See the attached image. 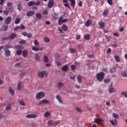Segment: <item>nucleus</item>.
I'll return each instance as SVG.
<instances>
[{
    "instance_id": "1",
    "label": "nucleus",
    "mask_w": 127,
    "mask_h": 127,
    "mask_svg": "<svg viewBox=\"0 0 127 127\" xmlns=\"http://www.w3.org/2000/svg\"><path fill=\"white\" fill-rule=\"evenodd\" d=\"M96 77L98 82H103L105 78V73L104 72H98L96 74Z\"/></svg>"
},
{
    "instance_id": "2",
    "label": "nucleus",
    "mask_w": 127,
    "mask_h": 127,
    "mask_svg": "<svg viewBox=\"0 0 127 127\" xmlns=\"http://www.w3.org/2000/svg\"><path fill=\"white\" fill-rule=\"evenodd\" d=\"M45 97V93L43 91L38 92L36 95V100H41Z\"/></svg>"
},
{
    "instance_id": "3",
    "label": "nucleus",
    "mask_w": 127,
    "mask_h": 127,
    "mask_svg": "<svg viewBox=\"0 0 127 127\" xmlns=\"http://www.w3.org/2000/svg\"><path fill=\"white\" fill-rule=\"evenodd\" d=\"M45 76H47V71H46V70H43L38 72V78H44Z\"/></svg>"
},
{
    "instance_id": "4",
    "label": "nucleus",
    "mask_w": 127,
    "mask_h": 127,
    "mask_svg": "<svg viewBox=\"0 0 127 127\" xmlns=\"http://www.w3.org/2000/svg\"><path fill=\"white\" fill-rule=\"evenodd\" d=\"M4 22L6 25L10 24V22H11V17L8 16L7 18H5Z\"/></svg>"
},
{
    "instance_id": "5",
    "label": "nucleus",
    "mask_w": 127,
    "mask_h": 127,
    "mask_svg": "<svg viewBox=\"0 0 127 127\" xmlns=\"http://www.w3.org/2000/svg\"><path fill=\"white\" fill-rule=\"evenodd\" d=\"M95 124H104V120L102 119L95 118L94 119V122Z\"/></svg>"
},
{
    "instance_id": "6",
    "label": "nucleus",
    "mask_w": 127,
    "mask_h": 127,
    "mask_svg": "<svg viewBox=\"0 0 127 127\" xmlns=\"http://www.w3.org/2000/svg\"><path fill=\"white\" fill-rule=\"evenodd\" d=\"M44 104H49V101L47 99H43L38 103V105L41 106V105H43Z\"/></svg>"
},
{
    "instance_id": "7",
    "label": "nucleus",
    "mask_w": 127,
    "mask_h": 127,
    "mask_svg": "<svg viewBox=\"0 0 127 127\" xmlns=\"http://www.w3.org/2000/svg\"><path fill=\"white\" fill-rule=\"evenodd\" d=\"M55 2L54 0H49L48 2V7H49V8H51V7L54 5Z\"/></svg>"
},
{
    "instance_id": "8",
    "label": "nucleus",
    "mask_w": 127,
    "mask_h": 127,
    "mask_svg": "<svg viewBox=\"0 0 127 127\" xmlns=\"http://www.w3.org/2000/svg\"><path fill=\"white\" fill-rule=\"evenodd\" d=\"M35 13V12H34V11L31 10V11H28L26 13V15L28 17H30V16H33V15H34Z\"/></svg>"
},
{
    "instance_id": "9",
    "label": "nucleus",
    "mask_w": 127,
    "mask_h": 127,
    "mask_svg": "<svg viewBox=\"0 0 127 127\" xmlns=\"http://www.w3.org/2000/svg\"><path fill=\"white\" fill-rule=\"evenodd\" d=\"M27 119H36L37 118V116L35 114H28L26 116Z\"/></svg>"
},
{
    "instance_id": "10",
    "label": "nucleus",
    "mask_w": 127,
    "mask_h": 127,
    "mask_svg": "<svg viewBox=\"0 0 127 127\" xmlns=\"http://www.w3.org/2000/svg\"><path fill=\"white\" fill-rule=\"evenodd\" d=\"M8 29V26L7 25H3L0 28V31H6Z\"/></svg>"
},
{
    "instance_id": "11",
    "label": "nucleus",
    "mask_w": 127,
    "mask_h": 127,
    "mask_svg": "<svg viewBox=\"0 0 127 127\" xmlns=\"http://www.w3.org/2000/svg\"><path fill=\"white\" fill-rule=\"evenodd\" d=\"M8 38H9V40H12L13 39L16 38V34L15 33L11 34L8 36Z\"/></svg>"
},
{
    "instance_id": "12",
    "label": "nucleus",
    "mask_w": 127,
    "mask_h": 127,
    "mask_svg": "<svg viewBox=\"0 0 127 127\" xmlns=\"http://www.w3.org/2000/svg\"><path fill=\"white\" fill-rule=\"evenodd\" d=\"M98 25H99L100 29H103L105 27V23L103 21H100L98 22Z\"/></svg>"
},
{
    "instance_id": "13",
    "label": "nucleus",
    "mask_w": 127,
    "mask_h": 127,
    "mask_svg": "<svg viewBox=\"0 0 127 127\" xmlns=\"http://www.w3.org/2000/svg\"><path fill=\"white\" fill-rule=\"evenodd\" d=\"M32 49L33 50V51H35V52H37L38 51H42V50H43V48H37L36 47H33Z\"/></svg>"
},
{
    "instance_id": "14",
    "label": "nucleus",
    "mask_w": 127,
    "mask_h": 127,
    "mask_svg": "<svg viewBox=\"0 0 127 127\" xmlns=\"http://www.w3.org/2000/svg\"><path fill=\"white\" fill-rule=\"evenodd\" d=\"M56 98L57 99L60 104H63V100L62 98H61V96L60 95H57Z\"/></svg>"
},
{
    "instance_id": "15",
    "label": "nucleus",
    "mask_w": 127,
    "mask_h": 127,
    "mask_svg": "<svg viewBox=\"0 0 127 127\" xmlns=\"http://www.w3.org/2000/svg\"><path fill=\"white\" fill-rule=\"evenodd\" d=\"M62 71H63V72H67V71H68V65H64L62 68Z\"/></svg>"
},
{
    "instance_id": "16",
    "label": "nucleus",
    "mask_w": 127,
    "mask_h": 127,
    "mask_svg": "<svg viewBox=\"0 0 127 127\" xmlns=\"http://www.w3.org/2000/svg\"><path fill=\"white\" fill-rule=\"evenodd\" d=\"M17 9L18 10H21L22 9V2H19L17 5Z\"/></svg>"
},
{
    "instance_id": "17",
    "label": "nucleus",
    "mask_w": 127,
    "mask_h": 127,
    "mask_svg": "<svg viewBox=\"0 0 127 127\" xmlns=\"http://www.w3.org/2000/svg\"><path fill=\"white\" fill-rule=\"evenodd\" d=\"M34 59L35 61H39V60H40V56L39 55H38V54L36 53L35 54Z\"/></svg>"
},
{
    "instance_id": "18",
    "label": "nucleus",
    "mask_w": 127,
    "mask_h": 127,
    "mask_svg": "<svg viewBox=\"0 0 127 127\" xmlns=\"http://www.w3.org/2000/svg\"><path fill=\"white\" fill-rule=\"evenodd\" d=\"M43 60L45 63H48V62H49V59L48 58V57L46 55H45L44 56Z\"/></svg>"
},
{
    "instance_id": "19",
    "label": "nucleus",
    "mask_w": 127,
    "mask_h": 127,
    "mask_svg": "<svg viewBox=\"0 0 127 127\" xmlns=\"http://www.w3.org/2000/svg\"><path fill=\"white\" fill-rule=\"evenodd\" d=\"M62 29H63L64 31H67V30H68V27H67V25L65 24H63L62 25Z\"/></svg>"
},
{
    "instance_id": "20",
    "label": "nucleus",
    "mask_w": 127,
    "mask_h": 127,
    "mask_svg": "<svg viewBox=\"0 0 127 127\" xmlns=\"http://www.w3.org/2000/svg\"><path fill=\"white\" fill-rule=\"evenodd\" d=\"M22 55L25 58V57H27V55H28V52H27V50H25L24 51H23L22 52Z\"/></svg>"
},
{
    "instance_id": "21",
    "label": "nucleus",
    "mask_w": 127,
    "mask_h": 127,
    "mask_svg": "<svg viewBox=\"0 0 127 127\" xmlns=\"http://www.w3.org/2000/svg\"><path fill=\"white\" fill-rule=\"evenodd\" d=\"M5 55L6 57H9L10 56V51L9 50H6L5 51Z\"/></svg>"
},
{
    "instance_id": "22",
    "label": "nucleus",
    "mask_w": 127,
    "mask_h": 127,
    "mask_svg": "<svg viewBox=\"0 0 127 127\" xmlns=\"http://www.w3.org/2000/svg\"><path fill=\"white\" fill-rule=\"evenodd\" d=\"M54 58L56 60H59L61 58V56L59 55V54H56L54 55Z\"/></svg>"
},
{
    "instance_id": "23",
    "label": "nucleus",
    "mask_w": 127,
    "mask_h": 127,
    "mask_svg": "<svg viewBox=\"0 0 127 127\" xmlns=\"http://www.w3.org/2000/svg\"><path fill=\"white\" fill-rule=\"evenodd\" d=\"M63 86H64V84L63 83L61 82H58L57 86L58 89H61Z\"/></svg>"
},
{
    "instance_id": "24",
    "label": "nucleus",
    "mask_w": 127,
    "mask_h": 127,
    "mask_svg": "<svg viewBox=\"0 0 127 127\" xmlns=\"http://www.w3.org/2000/svg\"><path fill=\"white\" fill-rule=\"evenodd\" d=\"M110 122L113 126H117V120L116 119H114V121L113 120H110Z\"/></svg>"
},
{
    "instance_id": "25",
    "label": "nucleus",
    "mask_w": 127,
    "mask_h": 127,
    "mask_svg": "<svg viewBox=\"0 0 127 127\" xmlns=\"http://www.w3.org/2000/svg\"><path fill=\"white\" fill-rule=\"evenodd\" d=\"M109 93H116L117 90L113 87H111L109 89Z\"/></svg>"
},
{
    "instance_id": "26",
    "label": "nucleus",
    "mask_w": 127,
    "mask_h": 127,
    "mask_svg": "<svg viewBox=\"0 0 127 127\" xmlns=\"http://www.w3.org/2000/svg\"><path fill=\"white\" fill-rule=\"evenodd\" d=\"M90 24H91V20L88 19L86 21L85 25L86 27H89V26H90Z\"/></svg>"
},
{
    "instance_id": "27",
    "label": "nucleus",
    "mask_w": 127,
    "mask_h": 127,
    "mask_svg": "<svg viewBox=\"0 0 127 127\" xmlns=\"http://www.w3.org/2000/svg\"><path fill=\"white\" fill-rule=\"evenodd\" d=\"M8 90L11 95H12V96H13L14 95V90L12 89V88H11V87H9Z\"/></svg>"
},
{
    "instance_id": "28",
    "label": "nucleus",
    "mask_w": 127,
    "mask_h": 127,
    "mask_svg": "<svg viewBox=\"0 0 127 127\" xmlns=\"http://www.w3.org/2000/svg\"><path fill=\"white\" fill-rule=\"evenodd\" d=\"M84 38L85 40H90V38H91V36L89 34H86V35H84Z\"/></svg>"
},
{
    "instance_id": "29",
    "label": "nucleus",
    "mask_w": 127,
    "mask_h": 127,
    "mask_svg": "<svg viewBox=\"0 0 127 127\" xmlns=\"http://www.w3.org/2000/svg\"><path fill=\"white\" fill-rule=\"evenodd\" d=\"M108 14H109V11H108V10H104L103 13V16H104V17H107Z\"/></svg>"
},
{
    "instance_id": "30",
    "label": "nucleus",
    "mask_w": 127,
    "mask_h": 127,
    "mask_svg": "<svg viewBox=\"0 0 127 127\" xmlns=\"http://www.w3.org/2000/svg\"><path fill=\"white\" fill-rule=\"evenodd\" d=\"M70 2L72 8H74V7H75V5L76 4V1L75 0H70Z\"/></svg>"
},
{
    "instance_id": "31",
    "label": "nucleus",
    "mask_w": 127,
    "mask_h": 127,
    "mask_svg": "<svg viewBox=\"0 0 127 127\" xmlns=\"http://www.w3.org/2000/svg\"><path fill=\"white\" fill-rule=\"evenodd\" d=\"M36 15L37 19H42V15H41V14L39 13H37L36 14Z\"/></svg>"
},
{
    "instance_id": "32",
    "label": "nucleus",
    "mask_w": 127,
    "mask_h": 127,
    "mask_svg": "<svg viewBox=\"0 0 127 127\" xmlns=\"http://www.w3.org/2000/svg\"><path fill=\"white\" fill-rule=\"evenodd\" d=\"M60 124V121H54L53 123V127H55V126H58Z\"/></svg>"
},
{
    "instance_id": "33",
    "label": "nucleus",
    "mask_w": 127,
    "mask_h": 127,
    "mask_svg": "<svg viewBox=\"0 0 127 127\" xmlns=\"http://www.w3.org/2000/svg\"><path fill=\"white\" fill-rule=\"evenodd\" d=\"M115 59L116 61V62H121V59H120V57L118 55H115Z\"/></svg>"
},
{
    "instance_id": "34",
    "label": "nucleus",
    "mask_w": 127,
    "mask_h": 127,
    "mask_svg": "<svg viewBox=\"0 0 127 127\" xmlns=\"http://www.w3.org/2000/svg\"><path fill=\"white\" fill-rule=\"evenodd\" d=\"M32 5H34V1H30L28 3V6H32Z\"/></svg>"
},
{
    "instance_id": "35",
    "label": "nucleus",
    "mask_w": 127,
    "mask_h": 127,
    "mask_svg": "<svg viewBox=\"0 0 127 127\" xmlns=\"http://www.w3.org/2000/svg\"><path fill=\"white\" fill-rule=\"evenodd\" d=\"M50 116V112L47 111L44 115V117L45 118H48V117H49Z\"/></svg>"
},
{
    "instance_id": "36",
    "label": "nucleus",
    "mask_w": 127,
    "mask_h": 127,
    "mask_svg": "<svg viewBox=\"0 0 127 127\" xmlns=\"http://www.w3.org/2000/svg\"><path fill=\"white\" fill-rule=\"evenodd\" d=\"M19 103L21 106H23V107L25 106V103H24V101H23V100H20Z\"/></svg>"
},
{
    "instance_id": "37",
    "label": "nucleus",
    "mask_w": 127,
    "mask_h": 127,
    "mask_svg": "<svg viewBox=\"0 0 127 127\" xmlns=\"http://www.w3.org/2000/svg\"><path fill=\"white\" fill-rule=\"evenodd\" d=\"M113 117L114 119H119V118H120V116H119V115L116 113L113 114Z\"/></svg>"
},
{
    "instance_id": "38",
    "label": "nucleus",
    "mask_w": 127,
    "mask_h": 127,
    "mask_svg": "<svg viewBox=\"0 0 127 127\" xmlns=\"http://www.w3.org/2000/svg\"><path fill=\"white\" fill-rule=\"evenodd\" d=\"M34 44L35 46H39V43L37 40H35L34 41Z\"/></svg>"
},
{
    "instance_id": "39",
    "label": "nucleus",
    "mask_w": 127,
    "mask_h": 127,
    "mask_svg": "<svg viewBox=\"0 0 127 127\" xmlns=\"http://www.w3.org/2000/svg\"><path fill=\"white\" fill-rule=\"evenodd\" d=\"M122 96H125V98H127V91H123L121 93Z\"/></svg>"
},
{
    "instance_id": "40",
    "label": "nucleus",
    "mask_w": 127,
    "mask_h": 127,
    "mask_svg": "<svg viewBox=\"0 0 127 127\" xmlns=\"http://www.w3.org/2000/svg\"><path fill=\"white\" fill-rule=\"evenodd\" d=\"M20 20H21L20 18H16L15 20V24H18L20 22Z\"/></svg>"
},
{
    "instance_id": "41",
    "label": "nucleus",
    "mask_w": 127,
    "mask_h": 127,
    "mask_svg": "<svg viewBox=\"0 0 127 127\" xmlns=\"http://www.w3.org/2000/svg\"><path fill=\"white\" fill-rule=\"evenodd\" d=\"M44 40L47 43L50 42V39H49V38H47V37H44Z\"/></svg>"
},
{
    "instance_id": "42",
    "label": "nucleus",
    "mask_w": 127,
    "mask_h": 127,
    "mask_svg": "<svg viewBox=\"0 0 127 127\" xmlns=\"http://www.w3.org/2000/svg\"><path fill=\"white\" fill-rule=\"evenodd\" d=\"M122 76L125 78H127V73L126 71H123L122 74Z\"/></svg>"
},
{
    "instance_id": "43",
    "label": "nucleus",
    "mask_w": 127,
    "mask_h": 127,
    "mask_svg": "<svg viewBox=\"0 0 127 127\" xmlns=\"http://www.w3.org/2000/svg\"><path fill=\"white\" fill-rule=\"evenodd\" d=\"M17 90H18L19 91L20 90H21V83L19 82L17 85Z\"/></svg>"
},
{
    "instance_id": "44",
    "label": "nucleus",
    "mask_w": 127,
    "mask_h": 127,
    "mask_svg": "<svg viewBox=\"0 0 127 127\" xmlns=\"http://www.w3.org/2000/svg\"><path fill=\"white\" fill-rule=\"evenodd\" d=\"M13 10H14V8H13V7H9L8 8V11H9V12H10V13L13 12Z\"/></svg>"
},
{
    "instance_id": "45",
    "label": "nucleus",
    "mask_w": 127,
    "mask_h": 127,
    "mask_svg": "<svg viewBox=\"0 0 127 127\" xmlns=\"http://www.w3.org/2000/svg\"><path fill=\"white\" fill-rule=\"evenodd\" d=\"M76 79H77L78 83H81L82 82V80H81V76L78 75Z\"/></svg>"
},
{
    "instance_id": "46",
    "label": "nucleus",
    "mask_w": 127,
    "mask_h": 127,
    "mask_svg": "<svg viewBox=\"0 0 127 127\" xmlns=\"http://www.w3.org/2000/svg\"><path fill=\"white\" fill-rule=\"evenodd\" d=\"M9 40L8 38V37H4L2 38L1 40L2 42H3V41H5V40Z\"/></svg>"
},
{
    "instance_id": "47",
    "label": "nucleus",
    "mask_w": 127,
    "mask_h": 127,
    "mask_svg": "<svg viewBox=\"0 0 127 127\" xmlns=\"http://www.w3.org/2000/svg\"><path fill=\"white\" fill-rule=\"evenodd\" d=\"M21 53H22V51L20 50H18L16 51V54L18 56L21 55Z\"/></svg>"
},
{
    "instance_id": "48",
    "label": "nucleus",
    "mask_w": 127,
    "mask_h": 127,
    "mask_svg": "<svg viewBox=\"0 0 127 127\" xmlns=\"http://www.w3.org/2000/svg\"><path fill=\"white\" fill-rule=\"evenodd\" d=\"M69 52L70 53H75V52H76V50H75L74 49H69Z\"/></svg>"
},
{
    "instance_id": "49",
    "label": "nucleus",
    "mask_w": 127,
    "mask_h": 127,
    "mask_svg": "<svg viewBox=\"0 0 127 127\" xmlns=\"http://www.w3.org/2000/svg\"><path fill=\"white\" fill-rule=\"evenodd\" d=\"M53 122L54 121L53 120H50L48 122V124L53 126Z\"/></svg>"
},
{
    "instance_id": "50",
    "label": "nucleus",
    "mask_w": 127,
    "mask_h": 127,
    "mask_svg": "<svg viewBox=\"0 0 127 127\" xmlns=\"http://www.w3.org/2000/svg\"><path fill=\"white\" fill-rule=\"evenodd\" d=\"M40 3H41L40 1H38L37 2H34V5H36V6H38L40 5Z\"/></svg>"
},
{
    "instance_id": "51",
    "label": "nucleus",
    "mask_w": 127,
    "mask_h": 127,
    "mask_svg": "<svg viewBox=\"0 0 127 127\" xmlns=\"http://www.w3.org/2000/svg\"><path fill=\"white\" fill-rule=\"evenodd\" d=\"M113 0H107V2L110 5H113Z\"/></svg>"
},
{
    "instance_id": "52",
    "label": "nucleus",
    "mask_w": 127,
    "mask_h": 127,
    "mask_svg": "<svg viewBox=\"0 0 127 127\" xmlns=\"http://www.w3.org/2000/svg\"><path fill=\"white\" fill-rule=\"evenodd\" d=\"M55 63L58 66H61V64L60 63V62H58V61H55Z\"/></svg>"
},
{
    "instance_id": "53",
    "label": "nucleus",
    "mask_w": 127,
    "mask_h": 127,
    "mask_svg": "<svg viewBox=\"0 0 127 127\" xmlns=\"http://www.w3.org/2000/svg\"><path fill=\"white\" fill-rule=\"evenodd\" d=\"M26 43V42H25V40H22L19 42L20 44H25Z\"/></svg>"
},
{
    "instance_id": "54",
    "label": "nucleus",
    "mask_w": 127,
    "mask_h": 127,
    "mask_svg": "<svg viewBox=\"0 0 127 127\" xmlns=\"http://www.w3.org/2000/svg\"><path fill=\"white\" fill-rule=\"evenodd\" d=\"M11 109V106H10V105H7V106L5 108V109L7 111H9V110H10Z\"/></svg>"
},
{
    "instance_id": "55",
    "label": "nucleus",
    "mask_w": 127,
    "mask_h": 127,
    "mask_svg": "<svg viewBox=\"0 0 127 127\" xmlns=\"http://www.w3.org/2000/svg\"><path fill=\"white\" fill-rule=\"evenodd\" d=\"M75 110H76L77 112L78 113H82V110H81L79 107H76Z\"/></svg>"
},
{
    "instance_id": "56",
    "label": "nucleus",
    "mask_w": 127,
    "mask_h": 127,
    "mask_svg": "<svg viewBox=\"0 0 127 127\" xmlns=\"http://www.w3.org/2000/svg\"><path fill=\"white\" fill-rule=\"evenodd\" d=\"M8 12H9L7 10H5L3 11V13L4 14H5V15H8Z\"/></svg>"
},
{
    "instance_id": "57",
    "label": "nucleus",
    "mask_w": 127,
    "mask_h": 127,
    "mask_svg": "<svg viewBox=\"0 0 127 127\" xmlns=\"http://www.w3.org/2000/svg\"><path fill=\"white\" fill-rule=\"evenodd\" d=\"M43 14H44L45 15H47V14H48V12L47 11V10H44L43 11Z\"/></svg>"
},
{
    "instance_id": "58",
    "label": "nucleus",
    "mask_w": 127,
    "mask_h": 127,
    "mask_svg": "<svg viewBox=\"0 0 127 127\" xmlns=\"http://www.w3.org/2000/svg\"><path fill=\"white\" fill-rule=\"evenodd\" d=\"M15 48H16V49H21V46L16 45L15 46Z\"/></svg>"
},
{
    "instance_id": "59",
    "label": "nucleus",
    "mask_w": 127,
    "mask_h": 127,
    "mask_svg": "<svg viewBox=\"0 0 127 127\" xmlns=\"http://www.w3.org/2000/svg\"><path fill=\"white\" fill-rule=\"evenodd\" d=\"M27 36L28 38H31V37H32V34L31 33L27 34Z\"/></svg>"
},
{
    "instance_id": "60",
    "label": "nucleus",
    "mask_w": 127,
    "mask_h": 127,
    "mask_svg": "<svg viewBox=\"0 0 127 127\" xmlns=\"http://www.w3.org/2000/svg\"><path fill=\"white\" fill-rule=\"evenodd\" d=\"M71 68L72 70H76V65L73 64V65H71Z\"/></svg>"
},
{
    "instance_id": "61",
    "label": "nucleus",
    "mask_w": 127,
    "mask_h": 127,
    "mask_svg": "<svg viewBox=\"0 0 127 127\" xmlns=\"http://www.w3.org/2000/svg\"><path fill=\"white\" fill-rule=\"evenodd\" d=\"M26 73L25 72H21V74H20V77H23L24 75H25Z\"/></svg>"
},
{
    "instance_id": "62",
    "label": "nucleus",
    "mask_w": 127,
    "mask_h": 127,
    "mask_svg": "<svg viewBox=\"0 0 127 127\" xmlns=\"http://www.w3.org/2000/svg\"><path fill=\"white\" fill-rule=\"evenodd\" d=\"M14 67H20V63L16 64L14 65Z\"/></svg>"
},
{
    "instance_id": "63",
    "label": "nucleus",
    "mask_w": 127,
    "mask_h": 127,
    "mask_svg": "<svg viewBox=\"0 0 127 127\" xmlns=\"http://www.w3.org/2000/svg\"><path fill=\"white\" fill-rule=\"evenodd\" d=\"M58 30L60 31V33H63V31H62L61 27H58Z\"/></svg>"
},
{
    "instance_id": "64",
    "label": "nucleus",
    "mask_w": 127,
    "mask_h": 127,
    "mask_svg": "<svg viewBox=\"0 0 127 127\" xmlns=\"http://www.w3.org/2000/svg\"><path fill=\"white\" fill-rule=\"evenodd\" d=\"M104 82L109 83L110 82V79H104Z\"/></svg>"
}]
</instances>
